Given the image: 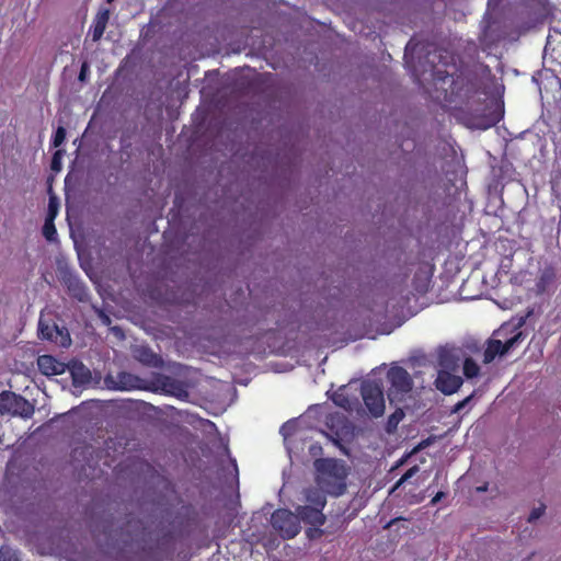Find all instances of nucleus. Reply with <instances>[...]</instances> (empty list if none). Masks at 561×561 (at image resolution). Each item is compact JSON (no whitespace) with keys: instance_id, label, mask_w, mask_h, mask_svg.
Masks as SVG:
<instances>
[{"instance_id":"obj_1","label":"nucleus","mask_w":561,"mask_h":561,"mask_svg":"<svg viewBox=\"0 0 561 561\" xmlns=\"http://www.w3.org/2000/svg\"><path fill=\"white\" fill-rule=\"evenodd\" d=\"M316 470L319 473V484L328 493L342 495L346 490V470L340 460L335 458H318L314 461Z\"/></svg>"},{"instance_id":"obj_2","label":"nucleus","mask_w":561,"mask_h":561,"mask_svg":"<svg viewBox=\"0 0 561 561\" xmlns=\"http://www.w3.org/2000/svg\"><path fill=\"white\" fill-rule=\"evenodd\" d=\"M386 378H388L390 383L388 388V400L390 403L402 401L412 389L413 381L411 375L402 366H391Z\"/></svg>"},{"instance_id":"obj_3","label":"nucleus","mask_w":561,"mask_h":561,"mask_svg":"<svg viewBox=\"0 0 561 561\" xmlns=\"http://www.w3.org/2000/svg\"><path fill=\"white\" fill-rule=\"evenodd\" d=\"M325 426L328 427L325 435L341 449H343L342 442L348 439L354 433V425L341 412L327 414Z\"/></svg>"},{"instance_id":"obj_4","label":"nucleus","mask_w":561,"mask_h":561,"mask_svg":"<svg viewBox=\"0 0 561 561\" xmlns=\"http://www.w3.org/2000/svg\"><path fill=\"white\" fill-rule=\"evenodd\" d=\"M33 413L34 407L24 397L10 392V390L0 392L1 415H19L22 419H31Z\"/></svg>"},{"instance_id":"obj_5","label":"nucleus","mask_w":561,"mask_h":561,"mask_svg":"<svg viewBox=\"0 0 561 561\" xmlns=\"http://www.w3.org/2000/svg\"><path fill=\"white\" fill-rule=\"evenodd\" d=\"M38 337L41 340L53 342L58 347H69L71 336L65 327H58L53 319H46L43 316L38 319Z\"/></svg>"},{"instance_id":"obj_6","label":"nucleus","mask_w":561,"mask_h":561,"mask_svg":"<svg viewBox=\"0 0 561 561\" xmlns=\"http://www.w3.org/2000/svg\"><path fill=\"white\" fill-rule=\"evenodd\" d=\"M362 397L373 417H380L385 413L386 401L381 385L376 381H365L362 385Z\"/></svg>"},{"instance_id":"obj_7","label":"nucleus","mask_w":561,"mask_h":561,"mask_svg":"<svg viewBox=\"0 0 561 561\" xmlns=\"http://www.w3.org/2000/svg\"><path fill=\"white\" fill-rule=\"evenodd\" d=\"M273 527L283 539H293L300 530L299 518L289 510H276L271 518Z\"/></svg>"},{"instance_id":"obj_8","label":"nucleus","mask_w":561,"mask_h":561,"mask_svg":"<svg viewBox=\"0 0 561 561\" xmlns=\"http://www.w3.org/2000/svg\"><path fill=\"white\" fill-rule=\"evenodd\" d=\"M322 511L323 510L316 508V506L311 505L296 506V516H298V520L313 526L306 530L307 537L310 539L319 538L322 535L320 526H322L327 520Z\"/></svg>"},{"instance_id":"obj_9","label":"nucleus","mask_w":561,"mask_h":561,"mask_svg":"<svg viewBox=\"0 0 561 561\" xmlns=\"http://www.w3.org/2000/svg\"><path fill=\"white\" fill-rule=\"evenodd\" d=\"M525 335L523 332L517 331L511 337H506L504 341L499 339H491L488 342L486 348L483 352V363H492L496 356L505 355L510 351L516 347L524 340Z\"/></svg>"},{"instance_id":"obj_10","label":"nucleus","mask_w":561,"mask_h":561,"mask_svg":"<svg viewBox=\"0 0 561 561\" xmlns=\"http://www.w3.org/2000/svg\"><path fill=\"white\" fill-rule=\"evenodd\" d=\"M462 385V379L447 370H440L435 379V386L444 394H454Z\"/></svg>"},{"instance_id":"obj_11","label":"nucleus","mask_w":561,"mask_h":561,"mask_svg":"<svg viewBox=\"0 0 561 561\" xmlns=\"http://www.w3.org/2000/svg\"><path fill=\"white\" fill-rule=\"evenodd\" d=\"M37 368L45 376H57L65 373V364L51 355L38 356Z\"/></svg>"},{"instance_id":"obj_12","label":"nucleus","mask_w":561,"mask_h":561,"mask_svg":"<svg viewBox=\"0 0 561 561\" xmlns=\"http://www.w3.org/2000/svg\"><path fill=\"white\" fill-rule=\"evenodd\" d=\"M110 10L108 9H102L99 12H96L94 21L91 25L90 33L92 35V39L96 43V41H100L106 25L108 23L110 19Z\"/></svg>"},{"instance_id":"obj_13","label":"nucleus","mask_w":561,"mask_h":561,"mask_svg":"<svg viewBox=\"0 0 561 561\" xmlns=\"http://www.w3.org/2000/svg\"><path fill=\"white\" fill-rule=\"evenodd\" d=\"M413 290L417 294H425L431 287V273L427 268L421 267L415 271L412 279Z\"/></svg>"},{"instance_id":"obj_14","label":"nucleus","mask_w":561,"mask_h":561,"mask_svg":"<svg viewBox=\"0 0 561 561\" xmlns=\"http://www.w3.org/2000/svg\"><path fill=\"white\" fill-rule=\"evenodd\" d=\"M105 381L113 389L117 390H128L135 386V377L128 373H118L117 377L114 379L113 377H106Z\"/></svg>"},{"instance_id":"obj_15","label":"nucleus","mask_w":561,"mask_h":561,"mask_svg":"<svg viewBox=\"0 0 561 561\" xmlns=\"http://www.w3.org/2000/svg\"><path fill=\"white\" fill-rule=\"evenodd\" d=\"M70 373L75 385L88 383L92 378L90 368L82 363L75 362L70 367Z\"/></svg>"},{"instance_id":"obj_16","label":"nucleus","mask_w":561,"mask_h":561,"mask_svg":"<svg viewBox=\"0 0 561 561\" xmlns=\"http://www.w3.org/2000/svg\"><path fill=\"white\" fill-rule=\"evenodd\" d=\"M305 500L308 502L307 505L319 507L323 510L327 504V496L321 489L308 488L304 491Z\"/></svg>"},{"instance_id":"obj_17","label":"nucleus","mask_w":561,"mask_h":561,"mask_svg":"<svg viewBox=\"0 0 561 561\" xmlns=\"http://www.w3.org/2000/svg\"><path fill=\"white\" fill-rule=\"evenodd\" d=\"M160 380H161L163 390L167 393L175 394L178 397L181 396V391H183V388H182V385L178 380H175L171 377H168V376H162Z\"/></svg>"},{"instance_id":"obj_18","label":"nucleus","mask_w":561,"mask_h":561,"mask_svg":"<svg viewBox=\"0 0 561 561\" xmlns=\"http://www.w3.org/2000/svg\"><path fill=\"white\" fill-rule=\"evenodd\" d=\"M462 371L466 378L472 379L479 375L480 368L473 358L468 357L463 362Z\"/></svg>"},{"instance_id":"obj_19","label":"nucleus","mask_w":561,"mask_h":561,"mask_svg":"<svg viewBox=\"0 0 561 561\" xmlns=\"http://www.w3.org/2000/svg\"><path fill=\"white\" fill-rule=\"evenodd\" d=\"M332 400L336 405L345 410H352L353 402L344 394V387L340 388L337 392L334 393Z\"/></svg>"},{"instance_id":"obj_20","label":"nucleus","mask_w":561,"mask_h":561,"mask_svg":"<svg viewBox=\"0 0 561 561\" xmlns=\"http://www.w3.org/2000/svg\"><path fill=\"white\" fill-rule=\"evenodd\" d=\"M438 364L439 366H442L443 369H453L454 366L456 365V362L451 353L444 350L440 351L438 354Z\"/></svg>"},{"instance_id":"obj_21","label":"nucleus","mask_w":561,"mask_h":561,"mask_svg":"<svg viewBox=\"0 0 561 561\" xmlns=\"http://www.w3.org/2000/svg\"><path fill=\"white\" fill-rule=\"evenodd\" d=\"M43 236L46 238V240L53 242L57 239V231H56V224L54 220L45 219V222L43 225Z\"/></svg>"},{"instance_id":"obj_22","label":"nucleus","mask_w":561,"mask_h":561,"mask_svg":"<svg viewBox=\"0 0 561 561\" xmlns=\"http://www.w3.org/2000/svg\"><path fill=\"white\" fill-rule=\"evenodd\" d=\"M432 78L436 84L440 82L445 83L448 79H450L451 83H455V79L448 70H440L436 67L432 70Z\"/></svg>"},{"instance_id":"obj_23","label":"nucleus","mask_w":561,"mask_h":561,"mask_svg":"<svg viewBox=\"0 0 561 561\" xmlns=\"http://www.w3.org/2000/svg\"><path fill=\"white\" fill-rule=\"evenodd\" d=\"M59 210V201L56 195L51 194L48 201V210L45 219L56 220Z\"/></svg>"},{"instance_id":"obj_24","label":"nucleus","mask_w":561,"mask_h":561,"mask_svg":"<svg viewBox=\"0 0 561 561\" xmlns=\"http://www.w3.org/2000/svg\"><path fill=\"white\" fill-rule=\"evenodd\" d=\"M67 286H68L69 290H71L73 293V296L77 297V299H82L84 288L78 282L77 278L70 277L67 282Z\"/></svg>"},{"instance_id":"obj_25","label":"nucleus","mask_w":561,"mask_h":561,"mask_svg":"<svg viewBox=\"0 0 561 561\" xmlns=\"http://www.w3.org/2000/svg\"><path fill=\"white\" fill-rule=\"evenodd\" d=\"M66 128L62 126H58L55 130V135L53 136L51 145L55 148L60 147L66 140Z\"/></svg>"},{"instance_id":"obj_26","label":"nucleus","mask_w":561,"mask_h":561,"mask_svg":"<svg viewBox=\"0 0 561 561\" xmlns=\"http://www.w3.org/2000/svg\"><path fill=\"white\" fill-rule=\"evenodd\" d=\"M62 154H64V150H61V149H57L53 153V159H51V170L53 171L57 172V171H59L61 169Z\"/></svg>"},{"instance_id":"obj_27","label":"nucleus","mask_w":561,"mask_h":561,"mask_svg":"<svg viewBox=\"0 0 561 561\" xmlns=\"http://www.w3.org/2000/svg\"><path fill=\"white\" fill-rule=\"evenodd\" d=\"M0 561H19L16 554L10 548H0Z\"/></svg>"},{"instance_id":"obj_28","label":"nucleus","mask_w":561,"mask_h":561,"mask_svg":"<svg viewBox=\"0 0 561 561\" xmlns=\"http://www.w3.org/2000/svg\"><path fill=\"white\" fill-rule=\"evenodd\" d=\"M142 353V357H141V360L148 365H157L158 362H159V357L153 354L152 352L148 351V350H142L141 351Z\"/></svg>"},{"instance_id":"obj_29","label":"nucleus","mask_w":561,"mask_h":561,"mask_svg":"<svg viewBox=\"0 0 561 561\" xmlns=\"http://www.w3.org/2000/svg\"><path fill=\"white\" fill-rule=\"evenodd\" d=\"M404 417V412L402 409H397L393 414H391L388 419V426H397L398 423Z\"/></svg>"},{"instance_id":"obj_30","label":"nucleus","mask_w":561,"mask_h":561,"mask_svg":"<svg viewBox=\"0 0 561 561\" xmlns=\"http://www.w3.org/2000/svg\"><path fill=\"white\" fill-rule=\"evenodd\" d=\"M545 514V504H541L537 508H534L528 516V522H534L539 519Z\"/></svg>"},{"instance_id":"obj_31","label":"nucleus","mask_w":561,"mask_h":561,"mask_svg":"<svg viewBox=\"0 0 561 561\" xmlns=\"http://www.w3.org/2000/svg\"><path fill=\"white\" fill-rule=\"evenodd\" d=\"M89 72H90L89 64H88V61H83L80 67L78 80L84 82L87 80Z\"/></svg>"},{"instance_id":"obj_32","label":"nucleus","mask_w":561,"mask_h":561,"mask_svg":"<svg viewBox=\"0 0 561 561\" xmlns=\"http://www.w3.org/2000/svg\"><path fill=\"white\" fill-rule=\"evenodd\" d=\"M472 399H473V394H471V396H469V397L465 398L463 400H461V401L457 402V403L455 404L454 409H451V411H454V412H460L463 408H466V405H467L468 403H470V402H471V400H472Z\"/></svg>"},{"instance_id":"obj_33","label":"nucleus","mask_w":561,"mask_h":561,"mask_svg":"<svg viewBox=\"0 0 561 561\" xmlns=\"http://www.w3.org/2000/svg\"><path fill=\"white\" fill-rule=\"evenodd\" d=\"M420 470L419 466H413L410 469L405 471L404 474H402V481H408L410 478H412L415 473H417Z\"/></svg>"},{"instance_id":"obj_34","label":"nucleus","mask_w":561,"mask_h":561,"mask_svg":"<svg viewBox=\"0 0 561 561\" xmlns=\"http://www.w3.org/2000/svg\"><path fill=\"white\" fill-rule=\"evenodd\" d=\"M445 496V493L444 492H437L434 497L432 499V501H430V503L432 504H436L438 501H440L443 497Z\"/></svg>"},{"instance_id":"obj_35","label":"nucleus","mask_w":561,"mask_h":561,"mask_svg":"<svg viewBox=\"0 0 561 561\" xmlns=\"http://www.w3.org/2000/svg\"><path fill=\"white\" fill-rule=\"evenodd\" d=\"M309 450L312 455H318L321 453V447H320V445H312V446H310Z\"/></svg>"},{"instance_id":"obj_36","label":"nucleus","mask_w":561,"mask_h":561,"mask_svg":"<svg viewBox=\"0 0 561 561\" xmlns=\"http://www.w3.org/2000/svg\"><path fill=\"white\" fill-rule=\"evenodd\" d=\"M405 481H402V477L398 480V482L393 485L391 492L398 490L399 488H401L403 485Z\"/></svg>"},{"instance_id":"obj_37","label":"nucleus","mask_w":561,"mask_h":561,"mask_svg":"<svg viewBox=\"0 0 561 561\" xmlns=\"http://www.w3.org/2000/svg\"><path fill=\"white\" fill-rule=\"evenodd\" d=\"M407 458H408V456L400 458L394 468L402 466L404 463V461L407 460Z\"/></svg>"},{"instance_id":"obj_38","label":"nucleus","mask_w":561,"mask_h":561,"mask_svg":"<svg viewBox=\"0 0 561 561\" xmlns=\"http://www.w3.org/2000/svg\"><path fill=\"white\" fill-rule=\"evenodd\" d=\"M508 330L507 327H501V329L497 331V334L500 335H504L506 333V331Z\"/></svg>"},{"instance_id":"obj_39","label":"nucleus","mask_w":561,"mask_h":561,"mask_svg":"<svg viewBox=\"0 0 561 561\" xmlns=\"http://www.w3.org/2000/svg\"><path fill=\"white\" fill-rule=\"evenodd\" d=\"M444 100H445V101H451V100L448 98V92H447V91H445Z\"/></svg>"},{"instance_id":"obj_40","label":"nucleus","mask_w":561,"mask_h":561,"mask_svg":"<svg viewBox=\"0 0 561 561\" xmlns=\"http://www.w3.org/2000/svg\"><path fill=\"white\" fill-rule=\"evenodd\" d=\"M486 490V486H483V488H479L478 491H485Z\"/></svg>"},{"instance_id":"obj_41","label":"nucleus","mask_w":561,"mask_h":561,"mask_svg":"<svg viewBox=\"0 0 561 561\" xmlns=\"http://www.w3.org/2000/svg\"><path fill=\"white\" fill-rule=\"evenodd\" d=\"M114 1H115V0H106V2H108V3H112V2H114Z\"/></svg>"},{"instance_id":"obj_42","label":"nucleus","mask_w":561,"mask_h":561,"mask_svg":"<svg viewBox=\"0 0 561 561\" xmlns=\"http://www.w3.org/2000/svg\"><path fill=\"white\" fill-rule=\"evenodd\" d=\"M560 125H561V121H560ZM560 129H561V126H560Z\"/></svg>"},{"instance_id":"obj_43","label":"nucleus","mask_w":561,"mask_h":561,"mask_svg":"<svg viewBox=\"0 0 561 561\" xmlns=\"http://www.w3.org/2000/svg\"><path fill=\"white\" fill-rule=\"evenodd\" d=\"M560 224H561V220H560Z\"/></svg>"}]
</instances>
